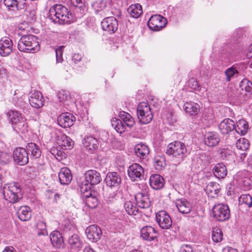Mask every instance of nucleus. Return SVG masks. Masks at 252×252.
Listing matches in <instances>:
<instances>
[{"mask_svg":"<svg viewBox=\"0 0 252 252\" xmlns=\"http://www.w3.org/2000/svg\"><path fill=\"white\" fill-rule=\"evenodd\" d=\"M50 17L55 23L59 24H70L74 21V16L62 4H55L49 10Z\"/></svg>","mask_w":252,"mask_h":252,"instance_id":"f257e3e1","label":"nucleus"},{"mask_svg":"<svg viewBox=\"0 0 252 252\" xmlns=\"http://www.w3.org/2000/svg\"><path fill=\"white\" fill-rule=\"evenodd\" d=\"M8 122L14 131L25 133L28 131V125L26 118L16 110H9L6 113Z\"/></svg>","mask_w":252,"mask_h":252,"instance_id":"f03ea898","label":"nucleus"},{"mask_svg":"<svg viewBox=\"0 0 252 252\" xmlns=\"http://www.w3.org/2000/svg\"><path fill=\"white\" fill-rule=\"evenodd\" d=\"M3 194L4 199L11 203L19 202L23 197L21 188L17 182L5 184L3 188Z\"/></svg>","mask_w":252,"mask_h":252,"instance_id":"7ed1b4c3","label":"nucleus"},{"mask_svg":"<svg viewBox=\"0 0 252 252\" xmlns=\"http://www.w3.org/2000/svg\"><path fill=\"white\" fill-rule=\"evenodd\" d=\"M37 37L32 34L23 35L18 42L19 51L27 53H34L39 49Z\"/></svg>","mask_w":252,"mask_h":252,"instance_id":"20e7f679","label":"nucleus"},{"mask_svg":"<svg viewBox=\"0 0 252 252\" xmlns=\"http://www.w3.org/2000/svg\"><path fill=\"white\" fill-rule=\"evenodd\" d=\"M84 179L85 181L80 186L81 191L90 190L92 186L98 184L102 180L100 174L94 170L86 171L84 174Z\"/></svg>","mask_w":252,"mask_h":252,"instance_id":"39448f33","label":"nucleus"},{"mask_svg":"<svg viewBox=\"0 0 252 252\" xmlns=\"http://www.w3.org/2000/svg\"><path fill=\"white\" fill-rule=\"evenodd\" d=\"M166 153L169 155H172L173 157L183 159L187 156L188 151L184 143L176 141L168 145Z\"/></svg>","mask_w":252,"mask_h":252,"instance_id":"423d86ee","label":"nucleus"},{"mask_svg":"<svg viewBox=\"0 0 252 252\" xmlns=\"http://www.w3.org/2000/svg\"><path fill=\"white\" fill-rule=\"evenodd\" d=\"M137 117L143 124L149 123L153 118V114L150 105L144 102L140 103L137 108Z\"/></svg>","mask_w":252,"mask_h":252,"instance_id":"0eeeda50","label":"nucleus"},{"mask_svg":"<svg viewBox=\"0 0 252 252\" xmlns=\"http://www.w3.org/2000/svg\"><path fill=\"white\" fill-rule=\"evenodd\" d=\"M212 213L214 217L220 221L226 220L230 217L228 206L223 204H219L215 205L212 209Z\"/></svg>","mask_w":252,"mask_h":252,"instance_id":"6e6552de","label":"nucleus"},{"mask_svg":"<svg viewBox=\"0 0 252 252\" xmlns=\"http://www.w3.org/2000/svg\"><path fill=\"white\" fill-rule=\"evenodd\" d=\"M127 174L132 181H138L144 178V170L140 164L133 163L129 166Z\"/></svg>","mask_w":252,"mask_h":252,"instance_id":"1a4fd4ad","label":"nucleus"},{"mask_svg":"<svg viewBox=\"0 0 252 252\" xmlns=\"http://www.w3.org/2000/svg\"><path fill=\"white\" fill-rule=\"evenodd\" d=\"M167 23L165 18L160 15H154L148 22L149 28L154 31H159L164 28Z\"/></svg>","mask_w":252,"mask_h":252,"instance_id":"9d476101","label":"nucleus"},{"mask_svg":"<svg viewBox=\"0 0 252 252\" xmlns=\"http://www.w3.org/2000/svg\"><path fill=\"white\" fill-rule=\"evenodd\" d=\"M13 159L19 165H26L29 161V154L25 148H17L13 151Z\"/></svg>","mask_w":252,"mask_h":252,"instance_id":"9b49d317","label":"nucleus"},{"mask_svg":"<svg viewBox=\"0 0 252 252\" xmlns=\"http://www.w3.org/2000/svg\"><path fill=\"white\" fill-rule=\"evenodd\" d=\"M156 220L159 226L162 229H168L172 225L171 219L164 211H161L157 213Z\"/></svg>","mask_w":252,"mask_h":252,"instance_id":"f8f14e48","label":"nucleus"},{"mask_svg":"<svg viewBox=\"0 0 252 252\" xmlns=\"http://www.w3.org/2000/svg\"><path fill=\"white\" fill-rule=\"evenodd\" d=\"M105 181L107 186L111 188H119L122 183V179L117 172H109L106 175Z\"/></svg>","mask_w":252,"mask_h":252,"instance_id":"ddd939ff","label":"nucleus"},{"mask_svg":"<svg viewBox=\"0 0 252 252\" xmlns=\"http://www.w3.org/2000/svg\"><path fill=\"white\" fill-rule=\"evenodd\" d=\"M75 117L71 113L66 112L60 115L57 119L58 124L63 128L69 127L73 125Z\"/></svg>","mask_w":252,"mask_h":252,"instance_id":"4468645a","label":"nucleus"},{"mask_svg":"<svg viewBox=\"0 0 252 252\" xmlns=\"http://www.w3.org/2000/svg\"><path fill=\"white\" fill-rule=\"evenodd\" d=\"M102 29L109 33H114L118 29V23L114 17L104 18L101 23Z\"/></svg>","mask_w":252,"mask_h":252,"instance_id":"2eb2a0df","label":"nucleus"},{"mask_svg":"<svg viewBox=\"0 0 252 252\" xmlns=\"http://www.w3.org/2000/svg\"><path fill=\"white\" fill-rule=\"evenodd\" d=\"M13 42L10 38L3 37L0 40V55L7 57L12 52Z\"/></svg>","mask_w":252,"mask_h":252,"instance_id":"dca6fc26","label":"nucleus"},{"mask_svg":"<svg viewBox=\"0 0 252 252\" xmlns=\"http://www.w3.org/2000/svg\"><path fill=\"white\" fill-rule=\"evenodd\" d=\"M3 3L8 11H17L26 7V0H4Z\"/></svg>","mask_w":252,"mask_h":252,"instance_id":"f3484780","label":"nucleus"},{"mask_svg":"<svg viewBox=\"0 0 252 252\" xmlns=\"http://www.w3.org/2000/svg\"><path fill=\"white\" fill-rule=\"evenodd\" d=\"M85 232L88 238L93 242H97L100 239L102 235L100 228L95 225H92L88 227Z\"/></svg>","mask_w":252,"mask_h":252,"instance_id":"a211bd4d","label":"nucleus"},{"mask_svg":"<svg viewBox=\"0 0 252 252\" xmlns=\"http://www.w3.org/2000/svg\"><path fill=\"white\" fill-rule=\"evenodd\" d=\"M67 244L71 252H78L82 248L83 242L78 235L73 234L69 237Z\"/></svg>","mask_w":252,"mask_h":252,"instance_id":"6ab92c4d","label":"nucleus"},{"mask_svg":"<svg viewBox=\"0 0 252 252\" xmlns=\"http://www.w3.org/2000/svg\"><path fill=\"white\" fill-rule=\"evenodd\" d=\"M141 236L146 241H152L157 238L158 235V231L151 226L146 225L143 227L140 230Z\"/></svg>","mask_w":252,"mask_h":252,"instance_id":"aec40b11","label":"nucleus"},{"mask_svg":"<svg viewBox=\"0 0 252 252\" xmlns=\"http://www.w3.org/2000/svg\"><path fill=\"white\" fill-rule=\"evenodd\" d=\"M234 128L235 123L229 118L224 119L219 125V130L223 135L229 134L230 132L234 130Z\"/></svg>","mask_w":252,"mask_h":252,"instance_id":"412c9836","label":"nucleus"},{"mask_svg":"<svg viewBox=\"0 0 252 252\" xmlns=\"http://www.w3.org/2000/svg\"><path fill=\"white\" fill-rule=\"evenodd\" d=\"M135 199L140 208L147 209L150 207L151 201L148 194L145 191L136 193Z\"/></svg>","mask_w":252,"mask_h":252,"instance_id":"4be33fe9","label":"nucleus"},{"mask_svg":"<svg viewBox=\"0 0 252 252\" xmlns=\"http://www.w3.org/2000/svg\"><path fill=\"white\" fill-rule=\"evenodd\" d=\"M29 102L31 106L35 108L42 107L44 105V98L42 94L39 91H35L32 93L29 98Z\"/></svg>","mask_w":252,"mask_h":252,"instance_id":"5701e85b","label":"nucleus"},{"mask_svg":"<svg viewBox=\"0 0 252 252\" xmlns=\"http://www.w3.org/2000/svg\"><path fill=\"white\" fill-rule=\"evenodd\" d=\"M83 145L86 151L89 154H92L97 149L98 141L93 136H88L84 139Z\"/></svg>","mask_w":252,"mask_h":252,"instance_id":"b1692460","label":"nucleus"},{"mask_svg":"<svg viewBox=\"0 0 252 252\" xmlns=\"http://www.w3.org/2000/svg\"><path fill=\"white\" fill-rule=\"evenodd\" d=\"M220 141V136L217 132L211 131L205 135L204 143L209 147L215 146Z\"/></svg>","mask_w":252,"mask_h":252,"instance_id":"393cba45","label":"nucleus"},{"mask_svg":"<svg viewBox=\"0 0 252 252\" xmlns=\"http://www.w3.org/2000/svg\"><path fill=\"white\" fill-rule=\"evenodd\" d=\"M59 179L62 185H68L72 179L70 170L67 167L62 168L59 173Z\"/></svg>","mask_w":252,"mask_h":252,"instance_id":"a878e982","label":"nucleus"},{"mask_svg":"<svg viewBox=\"0 0 252 252\" xmlns=\"http://www.w3.org/2000/svg\"><path fill=\"white\" fill-rule=\"evenodd\" d=\"M176 206L179 211L183 214L189 213L192 209L190 203L185 199L177 200L176 202Z\"/></svg>","mask_w":252,"mask_h":252,"instance_id":"bb28decb","label":"nucleus"},{"mask_svg":"<svg viewBox=\"0 0 252 252\" xmlns=\"http://www.w3.org/2000/svg\"><path fill=\"white\" fill-rule=\"evenodd\" d=\"M150 185L155 189H159L163 187L164 185V180L163 178L159 174H153L150 178Z\"/></svg>","mask_w":252,"mask_h":252,"instance_id":"cd10ccee","label":"nucleus"},{"mask_svg":"<svg viewBox=\"0 0 252 252\" xmlns=\"http://www.w3.org/2000/svg\"><path fill=\"white\" fill-rule=\"evenodd\" d=\"M81 192L84 194V196L86 197V203L89 207L94 208L97 206L98 203L97 199L92 194L91 189H87V191Z\"/></svg>","mask_w":252,"mask_h":252,"instance_id":"c85d7f7f","label":"nucleus"},{"mask_svg":"<svg viewBox=\"0 0 252 252\" xmlns=\"http://www.w3.org/2000/svg\"><path fill=\"white\" fill-rule=\"evenodd\" d=\"M57 144L64 149H70L73 145L72 139L65 134H61L57 140Z\"/></svg>","mask_w":252,"mask_h":252,"instance_id":"c756f323","label":"nucleus"},{"mask_svg":"<svg viewBox=\"0 0 252 252\" xmlns=\"http://www.w3.org/2000/svg\"><path fill=\"white\" fill-rule=\"evenodd\" d=\"M26 148L28 153H31L30 156L32 158H38L41 155V151L40 148L34 143H28Z\"/></svg>","mask_w":252,"mask_h":252,"instance_id":"7c9ffc66","label":"nucleus"},{"mask_svg":"<svg viewBox=\"0 0 252 252\" xmlns=\"http://www.w3.org/2000/svg\"><path fill=\"white\" fill-rule=\"evenodd\" d=\"M213 172L216 177L223 179L226 176L227 171L226 166L223 163H219L214 166Z\"/></svg>","mask_w":252,"mask_h":252,"instance_id":"2f4dec72","label":"nucleus"},{"mask_svg":"<svg viewBox=\"0 0 252 252\" xmlns=\"http://www.w3.org/2000/svg\"><path fill=\"white\" fill-rule=\"evenodd\" d=\"M50 240L53 245L56 248H61L63 245L62 235L58 231H54L51 233Z\"/></svg>","mask_w":252,"mask_h":252,"instance_id":"473e14b6","label":"nucleus"},{"mask_svg":"<svg viewBox=\"0 0 252 252\" xmlns=\"http://www.w3.org/2000/svg\"><path fill=\"white\" fill-rule=\"evenodd\" d=\"M19 219L22 221H28L31 218L30 208L27 206H21L17 212Z\"/></svg>","mask_w":252,"mask_h":252,"instance_id":"72a5a7b5","label":"nucleus"},{"mask_svg":"<svg viewBox=\"0 0 252 252\" xmlns=\"http://www.w3.org/2000/svg\"><path fill=\"white\" fill-rule=\"evenodd\" d=\"M220 185L216 182H210L205 189L206 193L211 197L214 198L220 191Z\"/></svg>","mask_w":252,"mask_h":252,"instance_id":"f704fd0d","label":"nucleus"},{"mask_svg":"<svg viewBox=\"0 0 252 252\" xmlns=\"http://www.w3.org/2000/svg\"><path fill=\"white\" fill-rule=\"evenodd\" d=\"M248 128V123L244 119H242L236 122L234 130L238 134L244 135L247 133Z\"/></svg>","mask_w":252,"mask_h":252,"instance_id":"c9c22d12","label":"nucleus"},{"mask_svg":"<svg viewBox=\"0 0 252 252\" xmlns=\"http://www.w3.org/2000/svg\"><path fill=\"white\" fill-rule=\"evenodd\" d=\"M200 105L194 102H187L184 105L186 112L190 115H196L200 110Z\"/></svg>","mask_w":252,"mask_h":252,"instance_id":"e433bc0d","label":"nucleus"},{"mask_svg":"<svg viewBox=\"0 0 252 252\" xmlns=\"http://www.w3.org/2000/svg\"><path fill=\"white\" fill-rule=\"evenodd\" d=\"M135 153L141 158H144L149 153L148 146L143 143L137 144L134 148Z\"/></svg>","mask_w":252,"mask_h":252,"instance_id":"4c0bfd02","label":"nucleus"},{"mask_svg":"<svg viewBox=\"0 0 252 252\" xmlns=\"http://www.w3.org/2000/svg\"><path fill=\"white\" fill-rule=\"evenodd\" d=\"M119 117L123 123L127 127L131 128L135 124V121L132 117L128 113L125 111H121L119 114Z\"/></svg>","mask_w":252,"mask_h":252,"instance_id":"58836bf2","label":"nucleus"},{"mask_svg":"<svg viewBox=\"0 0 252 252\" xmlns=\"http://www.w3.org/2000/svg\"><path fill=\"white\" fill-rule=\"evenodd\" d=\"M127 12L130 16L134 18H138L142 13V8L139 3L131 4L128 8Z\"/></svg>","mask_w":252,"mask_h":252,"instance_id":"ea45409f","label":"nucleus"},{"mask_svg":"<svg viewBox=\"0 0 252 252\" xmlns=\"http://www.w3.org/2000/svg\"><path fill=\"white\" fill-rule=\"evenodd\" d=\"M124 207L126 212L130 215H136L138 213V209L133 202L126 201Z\"/></svg>","mask_w":252,"mask_h":252,"instance_id":"a19ab883","label":"nucleus"},{"mask_svg":"<svg viewBox=\"0 0 252 252\" xmlns=\"http://www.w3.org/2000/svg\"><path fill=\"white\" fill-rule=\"evenodd\" d=\"M111 123L112 126L118 133H122L125 131L126 126L121 120L117 119L112 120Z\"/></svg>","mask_w":252,"mask_h":252,"instance_id":"79ce46f5","label":"nucleus"},{"mask_svg":"<svg viewBox=\"0 0 252 252\" xmlns=\"http://www.w3.org/2000/svg\"><path fill=\"white\" fill-rule=\"evenodd\" d=\"M249 141L245 138H242L238 140L236 143V147L238 149L246 151L249 147Z\"/></svg>","mask_w":252,"mask_h":252,"instance_id":"37998d69","label":"nucleus"},{"mask_svg":"<svg viewBox=\"0 0 252 252\" xmlns=\"http://www.w3.org/2000/svg\"><path fill=\"white\" fill-rule=\"evenodd\" d=\"M212 240L214 242L218 243L222 240V232L220 229L213 228L212 233Z\"/></svg>","mask_w":252,"mask_h":252,"instance_id":"c03bdc74","label":"nucleus"},{"mask_svg":"<svg viewBox=\"0 0 252 252\" xmlns=\"http://www.w3.org/2000/svg\"><path fill=\"white\" fill-rule=\"evenodd\" d=\"M239 201L240 204H246L249 208L252 207V197L249 194H242Z\"/></svg>","mask_w":252,"mask_h":252,"instance_id":"a18cd8bd","label":"nucleus"},{"mask_svg":"<svg viewBox=\"0 0 252 252\" xmlns=\"http://www.w3.org/2000/svg\"><path fill=\"white\" fill-rule=\"evenodd\" d=\"M239 86L242 90H245L249 93L252 92V83L247 79L242 80L240 83Z\"/></svg>","mask_w":252,"mask_h":252,"instance_id":"49530a36","label":"nucleus"},{"mask_svg":"<svg viewBox=\"0 0 252 252\" xmlns=\"http://www.w3.org/2000/svg\"><path fill=\"white\" fill-rule=\"evenodd\" d=\"M57 97L61 102H63L70 98L68 93L65 90H61L57 94Z\"/></svg>","mask_w":252,"mask_h":252,"instance_id":"de8ad7c7","label":"nucleus"},{"mask_svg":"<svg viewBox=\"0 0 252 252\" xmlns=\"http://www.w3.org/2000/svg\"><path fill=\"white\" fill-rule=\"evenodd\" d=\"M11 158V156L6 152L0 153V162L3 164L8 163Z\"/></svg>","mask_w":252,"mask_h":252,"instance_id":"09e8293b","label":"nucleus"},{"mask_svg":"<svg viewBox=\"0 0 252 252\" xmlns=\"http://www.w3.org/2000/svg\"><path fill=\"white\" fill-rule=\"evenodd\" d=\"M238 73V71L234 67H231L227 69L225 71L226 76V81H230L231 78L233 77L235 73Z\"/></svg>","mask_w":252,"mask_h":252,"instance_id":"8fccbe9b","label":"nucleus"},{"mask_svg":"<svg viewBox=\"0 0 252 252\" xmlns=\"http://www.w3.org/2000/svg\"><path fill=\"white\" fill-rule=\"evenodd\" d=\"M63 46H62L59 47V48L56 49V62L57 63H62L63 58Z\"/></svg>","mask_w":252,"mask_h":252,"instance_id":"3c124183","label":"nucleus"},{"mask_svg":"<svg viewBox=\"0 0 252 252\" xmlns=\"http://www.w3.org/2000/svg\"><path fill=\"white\" fill-rule=\"evenodd\" d=\"M26 8V15L28 16L29 20L31 21H34L36 19V11L34 8H33L32 9H31L30 8Z\"/></svg>","mask_w":252,"mask_h":252,"instance_id":"603ef678","label":"nucleus"},{"mask_svg":"<svg viewBox=\"0 0 252 252\" xmlns=\"http://www.w3.org/2000/svg\"><path fill=\"white\" fill-rule=\"evenodd\" d=\"M154 162L156 163V165L162 167L165 165V159L164 158L160 156L156 157L154 158Z\"/></svg>","mask_w":252,"mask_h":252,"instance_id":"864d4df0","label":"nucleus"},{"mask_svg":"<svg viewBox=\"0 0 252 252\" xmlns=\"http://www.w3.org/2000/svg\"><path fill=\"white\" fill-rule=\"evenodd\" d=\"M73 6L82 8L84 6L85 0H70Z\"/></svg>","mask_w":252,"mask_h":252,"instance_id":"5fc2aeb1","label":"nucleus"},{"mask_svg":"<svg viewBox=\"0 0 252 252\" xmlns=\"http://www.w3.org/2000/svg\"><path fill=\"white\" fill-rule=\"evenodd\" d=\"M180 252H193V251L189 245H184L182 246Z\"/></svg>","mask_w":252,"mask_h":252,"instance_id":"6e6d98bb","label":"nucleus"},{"mask_svg":"<svg viewBox=\"0 0 252 252\" xmlns=\"http://www.w3.org/2000/svg\"><path fill=\"white\" fill-rule=\"evenodd\" d=\"M82 58V56L80 54L75 53L72 57V60L75 63H77L81 61Z\"/></svg>","mask_w":252,"mask_h":252,"instance_id":"4d7b16f0","label":"nucleus"},{"mask_svg":"<svg viewBox=\"0 0 252 252\" xmlns=\"http://www.w3.org/2000/svg\"><path fill=\"white\" fill-rule=\"evenodd\" d=\"M37 228L40 229L41 231H43V233H44V231H46V223L44 222L41 221L37 223Z\"/></svg>","mask_w":252,"mask_h":252,"instance_id":"13d9d810","label":"nucleus"},{"mask_svg":"<svg viewBox=\"0 0 252 252\" xmlns=\"http://www.w3.org/2000/svg\"><path fill=\"white\" fill-rule=\"evenodd\" d=\"M192 83V85L191 86L192 89H194V90H199V85L198 82L197 81L192 79L189 81V83Z\"/></svg>","mask_w":252,"mask_h":252,"instance_id":"bf43d9fd","label":"nucleus"},{"mask_svg":"<svg viewBox=\"0 0 252 252\" xmlns=\"http://www.w3.org/2000/svg\"><path fill=\"white\" fill-rule=\"evenodd\" d=\"M61 198V195L58 193H55L54 194V201L56 203H58L60 202V200Z\"/></svg>","mask_w":252,"mask_h":252,"instance_id":"052dcab7","label":"nucleus"},{"mask_svg":"<svg viewBox=\"0 0 252 252\" xmlns=\"http://www.w3.org/2000/svg\"><path fill=\"white\" fill-rule=\"evenodd\" d=\"M222 252H238L237 251L231 247H226L222 250Z\"/></svg>","mask_w":252,"mask_h":252,"instance_id":"680f3d73","label":"nucleus"},{"mask_svg":"<svg viewBox=\"0 0 252 252\" xmlns=\"http://www.w3.org/2000/svg\"><path fill=\"white\" fill-rule=\"evenodd\" d=\"M14 251L15 250L12 247H7L4 249L3 252H15Z\"/></svg>","mask_w":252,"mask_h":252,"instance_id":"e2e57ef3","label":"nucleus"},{"mask_svg":"<svg viewBox=\"0 0 252 252\" xmlns=\"http://www.w3.org/2000/svg\"><path fill=\"white\" fill-rule=\"evenodd\" d=\"M247 56L248 58L252 57V43L249 47V51L248 53H247Z\"/></svg>","mask_w":252,"mask_h":252,"instance_id":"0e129e2a","label":"nucleus"},{"mask_svg":"<svg viewBox=\"0 0 252 252\" xmlns=\"http://www.w3.org/2000/svg\"><path fill=\"white\" fill-rule=\"evenodd\" d=\"M247 164L251 168H252V156H250L248 159Z\"/></svg>","mask_w":252,"mask_h":252,"instance_id":"69168bd1","label":"nucleus"},{"mask_svg":"<svg viewBox=\"0 0 252 252\" xmlns=\"http://www.w3.org/2000/svg\"><path fill=\"white\" fill-rule=\"evenodd\" d=\"M83 252H95L91 247H86L84 249Z\"/></svg>","mask_w":252,"mask_h":252,"instance_id":"338daca9","label":"nucleus"},{"mask_svg":"<svg viewBox=\"0 0 252 252\" xmlns=\"http://www.w3.org/2000/svg\"><path fill=\"white\" fill-rule=\"evenodd\" d=\"M246 156V154L244 153L243 154H241V158H245Z\"/></svg>","mask_w":252,"mask_h":252,"instance_id":"774afa93","label":"nucleus"}]
</instances>
